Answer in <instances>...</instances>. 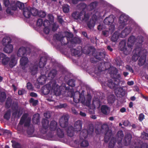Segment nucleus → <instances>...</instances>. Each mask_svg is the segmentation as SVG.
I'll return each instance as SVG.
<instances>
[{
  "mask_svg": "<svg viewBox=\"0 0 148 148\" xmlns=\"http://www.w3.org/2000/svg\"><path fill=\"white\" fill-rule=\"evenodd\" d=\"M11 104V99L10 98H8V99L6 101V106L8 107Z\"/></svg>",
  "mask_w": 148,
  "mask_h": 148,
  "instance_id": "56",
  "label": "nucleus"
},
{
  "mask_svg": "<svg viewBox=\"0 0 148 148\" xmlns=\"http://www.w3.org/2000/svg\"><path fill=\"white\" fill-rule=\"evenodd\" d=\"M128 18L125 15H122L120 16L119 19L120 28H122L127 23Z\"/></svg>",
  "mask_w": 148,
  "mask_h": 148,
  "instance_id": "13",
  "label": "nucleus"
},
{
  "mask_svg": "<svg viewBox=\"0 0 148 148\" xmlns=\"http://www.w3.org/2000/svg\"><path fill=\"white\" fill-rule=\"evenodd\" d=\"M87 130L89 132H88L90 134H92L94 131V126L92 124L89 125L88 127V129H87Z\"/></svg>",
  "mask_w": 148,
  "mask_h": 148,
  "instance_id": "41",
  "label": "nucleus"
},
{
  "mask_svg": "<svg viewBox=\"0 0 148 148\" xmlns=\"http://www.w3.org/2000/svg\"><path fill=\"white\" fill-rule=\"evenodd\" d=\"M115 100L114 96V95H111L109 96L108 99V100L109 103H112L114 102Z\"/></svg>",
  "mask_w": 148,
  "mask_h": 148,
  "instance_id": "39",
  "label": "nucleus"
},
{
  "mask_svg": "<svg viewBox=\"0 0 148 148\" xmlns=\"http://www.w3.org/2000/svg\"><path fill=\"white\" fill-rule=\"evenodd\" d=\"M140 148H148V145L147 143H144L142 144Z\"/></svg>",
  "mask_w": 148,
  "mask_h": 148,
  "instance_id": "60",
  "label": "nucleus"
},
{
  "mask_svg": "<svg viewBox=\"0 0 148 148\" xmlns=\"http://www.w3.org/2000/svg\"><path fill=\"white\" fill-rule=\"evenodd\" d=\"M115 92L116 95L119 97L124 96L126 94V92L121 87L115 89Z\"/></svg>",
  "mask_w": 148,
  "mask_h": 148,
  "instance_id": "18",
  "label": "nucleus"
},
{
  "mask_svg": "<svg viewBox=\"0 0 148 148\" xmlns=\"http://www.w3.org/2000/svg\"><path fill=\"white\" fill-rule=\"evenodd\" d=\"M99 102V99L98 98L96 99V101L95 99H93L92 102V104L94 106L93 108L94 109L95 108V103H98Z\"/></svg>",
  "mask_w": 148,
  "mask_h": 148,
  "instance_id": "61",
  "label": "nucleus"
},
{
  "mask_svg": "<svg viewBox=\"0 0 148 148\" xmlns=\"http://www.w3.org/2000/svg\"><path fill=\"white\" fill-rule=\"evenodd\" d=\"M57 71L55 70H53L51 71L47 75H46L47 78L49 79H51L53 78L56 75Z\"/></svg>",
  "mask_w": 148,
  "mask_h": 148,
  "instance_id": "28",
  "label": "nucleus"
},
{
  "mask_svg": "<svg viewBox=\"0 0 148 148\" xmlns=\"http://www.w3.org/2000/svg\"><path fill=\"white\" fill-rule=\"evenodd\" d=\"M60 126L62 128L66 127L68 125V121H59Z\"/></svg>",
  "mask_w": 148,
  "mask_h": 148,
  "instance_id": "37",
  "label": "nucleus"
},
{
  "mask_svg": "<svg viewBox=\"0 0 148 148\" xmlns=\"http://www.w3.org/2000/svg\"><path fill=\"white\" fill-rule=\"evenodd\" d=\"M22 113L21 112H18V110H14V112L12 114L13 116L15 117H19Z\"/></svg>",
  "mask_w": 148,
  "mask_h": 148,
  "instance_id": "38",
  "label": "nucleus"
},
{
  "mask_svg": "<svg viewBox=\"0 0 148 148\" xmlns=\"http://www.w3.org/2000/svg\"><path fill=\"white\" fill-rule=\"evenodd\" d=\"M31 12L32 15H33V16L38 15L39 12H38V10L36 9L32 8Z\"/></svg>",
  "mask_w": 148,
  "mask_h": 148,
  "instance_id": "47",
  "label": "nucleus"
},
{
  "mask_svg": "<svg viewBox=\"0 0 148 148\" xmlns=\"http://www.w3.org/2000/svg\"><path fill=\"white\" fill-rule=\"evenodd\" d=\"M114 20V16L111 15L109 17L106 18L104 21V22L105 24L110 25L109 29L111 31H112L115 29L114 25L113 24Z\"/></svg>",
  "mask_w": 148,
  "mask_h": 148,
  "instance_id": "11",
  "label": "nucleus"
},
{
  "mask_svg": "<svg viewBox=\"0 0 148 148\" xmlns=\"http://www.w3.org/2000/svg\"><path fill=\"white\" fill-rule=\"evenodd\" d=\"M73 17L75 19L79 20L82 21L86 22L88 19L89 16L87 14L82 11L81 12H74L72 14Z\"/></svg>",
  "mask_w": 148,
  "mask_h": 148,
  "instance_id": "9",
  "label": "nucleus"
},
{
  "mask_svg": "<svg viewBox=\"0 0 148 148\" xmlns=\"http://www.w3.org/2000/svg\"><path fill=\"white\" fill-rule=\"evenodd\" d=\"M47 17L49 21L52 24L53 22L54 17L51 14H49ZM51 23L47 20H45L43 23V25L45 27L44 31L45 33L47 34H48L49 32V26Z\"/></svg>",
  "mask_w": 148,
  "mask_h": 148,
  "instance_id": "10",
  "label": "nucleus"
},
{
  "mask_svg": "<svg viewBox=\"0 0 148 148\" xmlns=\"http://www.w3.org/2000/svg\"><path fill=\"white\" fill-rule=\"evenodd\" d=\"M57 123L56 121H51L49 126L50 130L51 131L55 130L57 127Z\"/></svg>",
  "mask_w": 148,
  "mask_h": 148,
  "instance_id": "27",
  "label": "nucleus"
},
{
  "mask_svg": "<svg viewBox=\"0 0 148 148\" xmlns=\"http://www.w3.org/2000/svg\"><path fill=\"white\" fill-rule=\"evenodd\" d=\"M79 6L80 7V9L84 10L86 7V4L84 3H81L79 5Z\"/></svg>",
  "mask_w": 148,
  "mask_h": 148,
  "instance_id": "59",
  "label": "nucleus"
},
{
  "mask_svg": "<svg viewBox=\"0 0 148 148\" xmlns=\"http://www.w3.org/2000/svg\"><path fill=\"white\" fill-rule=\"evenodd\" d=\"M136 41L137 42H138L139 44L143 42V38L142 37L138 38L137 39Z\"/></svg>",
  "mask_w": 148,
  "mask_h": 148,
  "instance_id": "62",
  "label": "nucleus"
},
{
  "mask_svg": "<svg viewBox=\"0 0 148 148\" xmlns=\"http://www.w3.org/2000/svg\"><path fill=\"white\" fill-rule=\"evenodd\" d=\"M89 145V143L87 141L84 140L81 142L80 144V145L81 148H85L87 147Z\"/></svg>",
  "mask_w": 148,
  "mask_h": 148,
  "instance_id": "36",
  "label": "nucleus"
},
{
  "mask_svg": "<svg viewBox=\"0 0 148 148\" xmlns=\"http://www.w3.org/2000/svg\"><path fill=\"white\" fill-rule=\"evenodd\" d=\"M44 116L46 118L48 119L51 117V115L49 112H47L44 113Z\"/></svg>",
  "mask_w": 148,
  "mask_h": 148,
  "instance_id": "58",
  "label": "nucleus"
},
{
  "mask_svg": "<svg viewBox=\"0 0 148 148\" xmlns=\"http://www.w3.org/2000/svg\"><path fill=\"white\" fill-rule=\"evenodd\" d=\"M31 121H20L17 128L22 131L27 130L29 135L32 134L34 132V129L33 125L31 124Z\"/></svg>",
  "mask_w": 148,
  "mask_h": 148,
  "instance_id": "3",
  "label": "nucleus"
},
{
  "mask_svg": "<svg viewBox=\"0 0 148 148\" xmlns=\"http://www.w3.org/2000/svg\"><path fill=\"white\" fill-rule=\"evenodd\" d=\"M26 53V49L23 47H21L18 49L17 52L18 57H21L24 55Z\"/></svg>",
  "mask_w": 148,
  "mask_h": 148,
  "instance_id": "26",
  "label": "nucleus"
},
{
  "mask_svg": "<svg viewBox=\"0 0 148 148\" xmlns=\"http://www.w3.org/2000/svg\"><path fill=\"white\" fill-rule=\"evenodd\" d=\"M88 100L86 102V104L87 106H89V104L90 102L91 99V97L90 95H88Z\"/></svg>",
  "mask_w": 148,
  "mask_h": 148,
  "instance_id": "53",
  "label": "nucleus"
},
{
  "mask_svg": "<svg viewBox=\"0 0 148 148\" xmlns=\"http://www.w3.org/2000/svg\"><path fill=\"white\" fill-rule=\"evenodd\" d=\"M11 6L12 7V11L13 10H16L17 7H18L19 9H22L24 7V4L19 1H14L13 2V3L11 4Z\"/></svg>",
  "mask_w": 148,
  "mask_h": 148,
  "instance_id": "16",
  "label": "nucleus"
},
{
  "mask_svg": "<svg viewBox=\"0 0 148 148\" xmlns=\"http://www.w3.org/2000/svg\"><path fill=\"white\" fill-rule=\"evenodd\" d=\"M146 57V55L145 54L144 55L143 58H140L139 59V64L140 65H142L145 62Z\"/></svg>",
  "mask_w": 148,
  "mask_h": 148,
  "instance_id": "42",
  "label": "nucleus"
},
{
  "mask_svg": "<svg viewBox=\"0 0 148 148\" xmlns=\"http://www.w3.org/2000/svg\"><path fill=\"white\" fill-rule=\"evenodd\" d=\"M116 142L117 143L118 142L116 138L114 137H112L109 143L108 148H113Z\"/></svg>",
  "mask_w": 148,
  "mask_h": 148,
  "instance_id": "29",
  "label": "nucleus"
},
{
  "mask_svg": "<svg viewBox=\"0 0 148 148\" xmlns=\"http://www.w3.org/2000/svg\"><path fill=\"white\" fill-rule=\"evenodd\" d=\"M25 90L24 89H22L19 90L18 91V94L19 95H22L25 93Z\"/></svg>",
  "mask_w": 148,
  "mask_h": 148,
  "instance_id": "64",
  "label": "nucleus"
},
{
  "mask_svg": "<svg viewBox=\"0 0 148 148\" xmlns=\"http://www.w3.org/2000/svg\"><path fill=\"white\" fill-rule=\"evenodd\" d=\"M27 87L28 90H33V87L30 83H28L27 84Z\"/></svg>",
  "mask_w": 148,
  "mask_h": 148,
  "instance_id": "55",
  "label": "nucleus"
},
{
  "mask_svg": "<svg viewBox=\"0 0 148 148\" xmlns=\"http://www.w3.org/2000/svg\"><path fill=\"white\" fill-rule=\"evenodd\" d=\"M10 38L7 37L3 38L2 40V42L4 46L10 44Z\"/></svg>",
  "mask_w": 148,
  "mask_h": 148,
  "instance_id": "33",
  "label": "nucleus"
},
{
  "mask_svg": "<svg viewBox=\"0 0 148 148\" xmlns=\"http://www.w3.org/2000/svg\"><path fill=\"white\" fill-rule=\"evenodd\" d=\"M68 85L72 87L74 86L75 84L74 80L73 79L69 80L68 83Z\"/></svg>",
  "mask_w": 148,
  "mask_h": 148,
  "instance_id": "49",
  "label": "nucleus"
},
{
  "mask_svg": "<svg viewBox=\"0 0 148 148\" xmlns=\"http://www.w3.org/2000/svg\"><path fill=\"white\" fill-rule=\"evenodd\" d=\"M71 94L70 96L73 98L74 101L75 103H78L80 102L82 103H84L85 99L82 93L80 94L78 91H76L74 93L72 90L71 92H69L68 94Z\"/></svg>",
  "mask_w": 148,
  "mask_h": 148,
  "instance_id": "7",
  "label": "nucleus"
},
{
  "mask_svg": "<svg viewBox=\"0 0 148 148\" xmlns=\"http://www.w3.org/2000/svg\"><path fill=\"white\" fill-rule=\"evenodd\" d=\"M135 37L134 36H131L128 39L127 42V48H125L126 42L125 40L122 41L119 44V47H120L121 50L123 51V52L125 55H127L130 53L131 51V47L134 45L135 42Z\"/></svg>",
  "mask_w": 148,
  "mask_h": 148,
  "instance_id": "4",
  "label": "nucleus"
},
{
  "mask_svg": "<svg viewBox=\"0 0 148 148\" xmlns=\"http://www.w3.org/2000/svg\"><path fill=\"white\" fill-rule=\"evenodd\" d=\"M49 121H42V128L40 130L41 132L43 134H46L48 130L49 126Z\"/></svg>",
  "mask_w": 148,
  "mask_h": 148,
  "instance_id": "12",
  "label": "nucleus"
},
{
  "mask_svg": "<svg viewBox=\"0 0 148 148\" xmlns=\"http://www.w3.org/2000/svg\"><path fill=\"white\" fill-rule=\"evenodd\" d=\"M87 129H84L80 133L79 137L81 139H85L88 137V134H90Z\"/></svg>",
  "mask_w": 148,
  "mask_h": 148,
  "instance_id": "23",
  "label": "nucleus"
},
{
  "mask_svg": "<svg viewBox=\"0 0 148 148\" xmlns=\"http://www.w3.org/2000/svg\"><path fill=\"white\" fill-rule=\"evenodd\" d=\"M124 137L123 132L122 130L118 131L116 135V140H117V143L119 144L120 143Z\"/></svg>",
  "mask_w": 148,
  "mask_h": 148,
  "instance_id": "19",
  "label": "nucleus"
},
{
  "mask_svg": "<svg viewBox=\"0 0 148 148\" xmlns=\"http://www.w3.org/2000/svg\"><path fill=\"white\" fill-rule=\"evenodd\" d=\"M96 5L97 4L96 2H93L91 3L90 5L88 6L87 7L88 9L90 8V10H92L96 7Z\"/></svg>",
  "mask_w": 148,
  "mask_h": 148,
  "instance_id": "45",
  "label": "nucleus"
},
{
  "mask_svg": "<svg viewBox=\"0 0 148 148\" xmlns=\"http://www.w3.org/2000/svg\"><path fill=\"white\" fill-rule=\"evenodd\" d=\"M30 102L34 106H35L37 104L38 101L37 100H34L33 98H31Z\"/></svg>",
  "mask_w": 148,
  "mask_h": 148,
  "instance_id": "48",
  "label": "nucleus"
},
{
  "mask_svg": "<svg viewBox=\"0 0 148 148\" xmlns=\"http://www.w3.org/2000/svg\"><path fill=\"white\" fill-rule=\"evenodd\" d=\"M46 59L45 57H42L39 61L36 62L34 65L31 64L29 66L28 64V59L27 57H22L20 61V64L21 67L23 70H27L29 69L30 71L32 74H36L37 72L38 67L37 65L39 64L40 68L44 67L46 64Z\"/></svg>",
  "mask_w": 148,
  "mask_h": 148,
  "instance_id": "1",
  "label": "nucleus"
},
{
  "mask_svg": "<svg viewBox=\"0 0 148 148\" xmlns=\"http://www.w3.org/2000/svg\"><path fill=\"white\" fill-rule=\"evenodd\" d=\"M92 19L88 23V26L90 28H91L94 26L98 18L96 15L93 14L92 17Z\"/></svg>",
  "mask_w": 148,
  "mask_h": 148,
  "instance_id": "20",
  "label": "nucleus"
},
{
  "mask_svg": "<svg viewBox=\"0 0 148 148\" xmlns=\"http://www.w3.org/2000/svg\"><path fill=\"white\" fill-rule=\"evenodd\" d=\"M39 119V115L38 114H34L32 118L33 120H38Z\"/></svg>",
  "mask_w": 148,
  "mask_h": 148,
  "instance_id": "50",
  "label": "nucleus"
},
{
  "mask_svg": "<svg viewBox=\"0 0 148 148\" xmlns=\"http://www.w3.org/2000/svg\"><path fill=\"white\" fill-rule=\"evenodd\" d=\"M113 80H111L109 81L107 85L108 86L111 88L115 89V88L117 86V85L116 84V83H114L113 82Z\"/></svg>",
  "mask_w": 148,
  "mask_h": 148,
  "instance_id": "31",
  "label": "nucleus"
},
{
  "mask_svg": "<svg viewBox=\"0 0 148 148\" xmlns=\"http://www.w3.org/2000/svg\"><path fill=\"white\" fill-rule=\"evenodd\" d=\"M0 55L1 58V63L3 65L6 66L8 64L10 67L12 68L16 64L17 59L14 56H12L11 58L10 59L3 53H1Z\"/></svg>",
  "mask_w": 148,
  "mask_h": 148,
  "instance_id": "5",
  "label": "nucleus"
},
{
  "mask_svg": "<svg viewBox=\"0 0 148 148\" xmlns=\"http://www.w3.org/2000/svg\"><path fill=\"white\" fill-rule=\"evenodd\" d=\"M142 137L144 139L148 140V134L143 132L142 135Z\"/></svg>",
  "mask_w": 148,
  "mask_h": 148,
  "instance_id": "52",
  "label": "nucleus"
},
{
  "mask_svg": "<svg viewBox=\"0 0 148 148\" xmlns=\"http://www.w3.org/2000/svg\"><path fill=\"white\" fill-rule=\"evenodd\" d=\"M3 2L5 6H8L6 10V12L7 14L9 15H12L13 14L12 10V7L11 6V5L13 3V2L10 4L9 0H3Z\"/></svg>",
  "mask_w": 148,
  "mask_h": 148,
  "instance_id": "14",
  "label": "nucleus"
},
{
  "mask_svg": "<svg viewBox=\"0 0 148 148\" xmlns=\"http://www.w3.org/2000/svg\"><path fill=\"white\" fill-rule=\"evenodd\" d=\"M11 142L12 143V146L13 148H22L21 145L15 141L12 140Z\"/></svg>",
  "mask_w": 148,
  "mask_h": 148,
  "instance_id": "32",
  "label": "nucleus"
},
{
  "mask_svg": "<svg viewBox=\"0 0 148 148\" xmlns=\"http://www.w3.org/2000/svg\"><path fill=\"white\" fill-rule=\"evenodd\" d=\"M69 119V116L68 115H64L62 117V120H68Z\"/></svg>",
  "mask_w": 148,
  "mask_h": 148,
  "instance_id": "63",
  "label": "nucleus"
},
{
  "mask_svg": "<svg viewBox=\"0 0 148 148\" xmlns=\"http://www.w3.org/2000/svg\"><path fill=\"white\" fill-rule=\"evenodd\" d=\"M10 116V111H8L5 114L4 116V118L5 119L7 120H8Z\"/></svg>",
  "mask_w": 148,
  "mask_h": 148,
  "instance_id": "46",
  "label": "nucleus"
},
{
  "mask_svg": "<svg viewBox=\"0 0 148 148\" xmlns=\"http://www.w3.org/2000/svg\"><path fill=\"white\" fill-rule=\"evenodd\" d=\"M105 56V53L104 51L100 53L98 55H97L95 56L96 58L100 60L103 58Z\"/></svg>",
  "mask_w": 148,
  "mask_h": 148,
  "instance_id": "43",
  "label": "nucleus"
},
{
  "mask_svg": "<svg viewBox=\"0 0 148 148\" xmlns=\"http://www.w3.org/2000/svg\"><path fill=\"white\" fill-rule=\"evenodd\" d=\"M72 53H73L74 55L75 56H79L80 54V51H78L76 50H73L71 51Z\"/></svg>",
  "mask_w": 148,
  "mask_h": 148,
  "instance_id": "51",
  "label": "nucleus"
},
{
  "mask_svg": "<svg viewBox=\"0 0 148 148\" xmlns=\"http://www.w3.org/2000/svg\"><path fill=\"white\" fill-rule=\"evenodd\" d=\"M131 29V28L130 26L126 27L121 33L120 36L122 38L125 37L130 32Z\"/></svg>",
  "mask_w": 148,
  "mask_h": 148,
  "instance_id": "21",
  "label": "nucleus"
},
{
  "mask_svg": "<svg viewBox=\"0 0 148 148\" xmlns=\"http://www.w3.org/2000/svg\"><path fill=\"white\" fill-rule=\"evenodd\" d=\"M119 33L118 32H115L111 38L112 40L114 42L116 41L119 37Z\"/></svg>",
  "mask_w": 148,
  "mask_h": 148,
  "instance_id": "35",
  "label": "nucleus"
},
{
  "mask_svg": "<svg viewBox=\"0 0 148 148\" xmlns=\"http://www.w3.org/2000/svg\"><path fill=\"white\" fill-rule=\"evenodd\" d=\"M62 10L64 13H68L69 11V7L67 4L64 5L63 6Z\"/></svg>",
  "mask_w": 148,
  "mask_h": 148,
  "instance_id": "40",
  "label": "nucleus"
},
{
  "mask_svg": "<svg viewBox=\"0 0 148 148\" xmlns=\"http://www.w3.org/2000/svg\"><path fill=\"white\" fill-rule=\"evenodd\" d=\"M42 24V20L41 19H39L37 22V25L39 26H41Z\"/></svg>",
  "mask_w": 148,
  "mask_h": 148,
  "instance_id": "57",
  "label": "nucleus"
},
{
  "mask_svg": "<svg viewBox=\"0 0 148 148\" xmlns=\"http://www.w3.org/2000/svg\"><path fill=\"white\" fill-rule=\"evenodd\" d=\"M46 15L45 13L42 11L40 12L38 14V15L41 17H44L46 16Z\"/></svg>",
  "mask_w": 148,
  "mask_h": 148,
  "instance_id": "54",
  "label": "nucleus"
},
{
  "mask_svg": "<svg viewBox=\"0 0 148 148\" xmlns=\"http://www.w3.org/2000/svg\"><path fill=\"white\" fill-rule=\"evenodd\" d=\"M132 138V136L130 134L126 135L124 139L125 145L127 146L129 145L131 143Z\"/></svg>",
  "mask_w": 148,
  "mask_h": 148,
  "instance_id": "24",
  "label": "nucleus"
},
{
  "mask_svg": "<svg viewBox=\"0 0 148 148\" xmlns=\"http://www.w3.org/2000/svg\"><path fill=\"white\" fill-rule=\"evenodd\" d=\"M4 48V51L7 53H11L13 51V47L12 45L8 44L7 45H5Z\"/></svg>",
  "mask_w": 148,
  "mask_h": 148,
  "instance_id": "25",
  "label": "nucleus"
},
{
  "mask_svg": "<svg viewBox=\"0 0 148 148\" xmlns=\"http://www.w3.org/2000/svg\"><path fill=\"white\" fill-rule=\"evenodd\" d=\"M6 98V95L5 92H2L0 95V100L1 102L4 101Z\"/></svg>",
  "mask_w": 148,
  "mask_h": 148,
  "instance_id": "44",
  "label": "nucleus"
},
{
  "mask_svg": "<svg viewBox=\"0 0 148 148\" xmlns=\"http://www.w3.org/2000/svg\"><path fill=\"white\" fill-rule=\"evenodd\" d=\"M133 52L135 54L132 56V59L134 61H136L138 59V56L143 53L142 51V49L140 47L136 48Z\"/></svg>",
  "mask_w": 148,
  "mask_h": 148,
  "instance_id": "15",
  "label": "nucleus"
},
{
  "mask_svg": "<svg viewBox=\"0 0 148 148\" xmlns=\"http://www.w3.org/2000/svg\"><path fill=\"white\" fill-rule=\"evenodd\" d=\"M82 126V121H76L75 123L74 127L70 126L68 127L66 131L67 135L70 137H72L74 135V131L77 132L81 130Z\"/></svg>",
  "mask_w": 148,
  "mask_h": 148,
  "instance_id": "6",
  "label": "nucleus"
},
{
  "mask_svg": "<svg viewBox=\"0 0 148 148\" xmlns=\"http://www.w3.org/2000/svg\"><path fill=\"white\" fill-rule=\"evenodd\" d=\"M101 131L102 132H104L105 136L104 141L106 143H108L112 136V132L110 130L108 125L104 124L101 126Z\"/></svg>",
  "mask_w": 148,
  "mask_h": 148,
  "instance_id": "8",
  "label": "nucleus"
},
{
  "mask_svg": "<svg viewBox=\"0 0 148 148\" xmlns=\"http://www.w3.org/2000/svg\"><path fill=\"white\" fill-rule=\"evenodd\" d=\"M62 87L56 84L55 81H52L49 84L44 86L42 88L41 91L43 94L46 95L51 91V94L58 96L60 94Z\"/></svg>",
  "mask_w": 148,
  "mask_h": 148,
  "instance_id": "2",
  "label": "nucleus"
},
{
  "mask_svg": "<svg viewBox=\"0 0 148 148\" xmlns=\"http://www.w3.org/2000/svg\"><path fill=\"white\" fill-rule=\"evenodd\" d=\"M32 8L30 7L24 8L23 14L24 16L26 18H29L32 15Z\"/></svg>",
  "mask_w": 148,
  "mask_h": 148,
  "instance_id": "17",
  "label": "nucleus"
},
{
  "mask_svg": "<svg viewBox=\"0 0 148 148\" xmlns=\"http://www.w3.org/2000/svg\"><path fill=\"white\" fill-rule=\"evenodd\" d=\"M109 108L106 106H102L101 107V112L103 114H107L110 112Z\"/></svg>",
  "mask_w": 148,
  "mask_h": 148,
  "instance_id": "30",
  "label": "nucleus"
},
{
  "mask_svg": "<svg viewBox=\"0 0 148 148\" xmlns=\"http://www.w3.org/2000/svg\"><path fill=\"white\" fill-rule=\"evenodd\" d=\"M45 75L42 73H41V75L37 79V82L39 84H41L45 83L47 75L46 73L45 72Z\"/></svg>",
  "mask_w": 148,
  "mask_h": 148,
  "instance_id": "22",
  "label": "nucleus"
},
{
  "mask_svg": "<svg viewBox=\"0 0 148 148\" xmlns=\"http://www.w3.org/2000/svg\"><path fill=\"white\" fill-rule=\"evenodd\" d=\"M57 134L58 137L60 138H62L64 137V134L63 131L60 128H57Z\"/></svg>",
  "mask_w": 148,
  "mask_h": 148,
  "instance_id": "34",
  "label": "nucleus"
}]
</instances>
